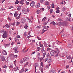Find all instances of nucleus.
Segmentation results:
<instances>
[{"label":"nucleus","instance_id":"20","mask_svg":"<svg viewBox=\"0 0 73 73\" xmlns=\"http://www.w3.org/2000/svg\"><path fill=\"white\" fill-rule=\"evenodd\" d=\"M52 8H54V3H52Z\"/></svg>","mask_w":73,"mask_h":73},{"label":"nucleus","instance_id":"21","mask_svg":"<svg viewBox=\"0 0 73 73\" xmlns=\"http://www.w3.org/2000/svg\"><path fill=\"white\" fill-rule=\"evenodd\" d=\"M45 5H49V2L47 1L46 3H45Z\"/></svg>","mask_w":73,"mask_h":73},{"label":"nucleus","instance_id":"7","mask_svg":"<svg viewBox=\"0 0 73 73\" xmlns=\"http://www.w3.org/2000/svg\"><path fill=\"white\" fill-rule=\"evenodd\" d=\"M50 55H51L52 56H54V52H53V51L51 52L50 53Z\"/></svg>","mask_w":73,"mask_h":73},{"label":"nucleus","instance_id":"44","mask_svg":"<svg viewBox=\"0 0 73 73\" xmlns=\"http://www.w3.org/2000/svg\"><path fill=\"white\" fill-rule=\"evenodd\" d=\"M62 11H63V12H64V11H65V9L64 7L62 9Z\"/></svg>","mask_w":73,"mask_h":73},{"label":"nucleus","instance_id":"46","mask_svg":"<svg viewBox=\"0 0 73 73\" xmlns=\"http://www.w3.org/2000/svg\"><path fill=\"white\" fill-rule=\"evenodd\" d=\"M9 44H5V47H8V46H9Z\"/></svg>","mask_w":73,"mask_h":73},{"label":"nucleus","instance_id":"51","mask_svg":"<svg viewBox=\"0 0 73 73\" xmlns=\"http://www.w3.org/2000/svg\"><path fill=\"white\" fill-rule=\"evenodd\" d=\"M28 27V26H27V25H25L24 27V28H25V29H27V28Z\"/></svg>","mask_w":73,"mask_h":73},{"label":"nucleus","instance_id":"22","mask_svg":"<svg viewBox=\"0 0 73 73\" xmlns=\"http://www.w3.org/2000/svg\"><path fill=\"white\" fill-rule=\"evenodd\" d=\"M46 57H47V58H49V57H50V56H49V54L48 53L47 54H46Z\"/></svg>","mask_w":73,"mask_h":73},{"label":"nucleus","instance_id":"28","mask_svg":"<svg viewBox=\"0 0 73 73\" xmlns=\"http://www.w3.org/2000/svg\"><path fill=\"white\" fill-rule=\"evenodd\" d=\"M57 21H62V20L60 18H58L56 19Z\"/></svg>","mask_w":73,"mask_h":73},{"label":"nucleus","instance_id":"32","mask_svg":"<svg viewBox=\"0 0 73 73\" xmlns=\"http://www.w3.org/2000/svg\"><path fill=\"white\" fill-rule=\"evenodd\" d=\"M40 48L39 47H38L36 50V52H38V51H39V50H40Z\"/></svg>","mask_w":73,"mask_h":73},{"label":"nucleus","instance_id":"61","mask_svg":"<svg viewBox=\"0 0 73 73\" xmlns=\"http://www.w3.org/2000/svg\"><path fill=\"white\" fill-rule=\"evenodd\" d=\"M9 68H13V66L12 65H11L9 66Z\"/></svg>","mask_w":73,"mask_h":73},{"label":"nucleus","instance_id":"36","mask_svg":"<svg viewBox=\"0 0 73 73\" xmlns=\"http://www.w3.org/2000/svg\"><path fill=\"white\" fill-rule=\"evenodd\" d=\"M46 19V17H44L42 19V21H45V20Z\"/></svg>","mask_w":73,"mask_h":73},{"label":"nucleus","instance_id":"15","mask_svg":"<svg viewBox=\"0 0 73 73\" xmlns=\"http://www.w3.org/2000/svg\"><path fill=\"white\" fill-rule=\"evenodd\" d=\"M55 50H57V51L58 52V53H60V50L58 49V48H56L55 49Z\"/></svg>","mask_w":73,"mask_h":73},{"label":"nucleus","instance_id":"62","mask_svg":"<svg viewBox=\"0 0 73 73\" xmlns=\"http://www.w3.org/2000/svg\"><path fill=\"white\" fill-rule=\"evenodd\" d=\"M56 13H60V10H58L56 11Z\"/></svg>","mask_w":73,"mask_h":73},{"label":"nucleus","instance_id":"9","mask_svg":"<svg viewBox=\"0 0 73 73\" xmlns=\"http://www.w3.org/2000/svg\"><path fill=\"white\" fill-rule=\"evenodd\" d=\"M52 62V59H48V60H47V62H48V63H50V62Z\"/></svg>","mask_w":73,"mask_h":73},{"label":"nucleus","instance_id":"41","mask_svg":"<svg viewBox=\"0 0 73 73\" xmlns=\"http://www.w3.org/2000/svg\"><path fill=\"white\" fill-rule=\"evenodd\" d=\"M17 11H20V10H21V8L18 7L17 9Z\"/></svg>","mask_w":73,"mask_h":73},{"label":"nucleus","instance_id":"63","mask_svg":"<svg viewBox=\"0 0 73 73\" xmlns=\"http://www.w3.org/2000/svg\"><path fill=\"white\" fill-rule=\"evenodd\" d=\"M3 68H6V69H7V66H6V65H5L3 66Z\"/></svg>","mask_w":73,"mask_h":73},{"label":"nucleus","instance_id":"47","mask_svg":"<svg viewBox=\"0 0 73 73\" xmlns=\"http://www.w3.org/2000/svg\"><path fill=\"white\" fill-rule=\"evenodd\" d=\"M48 60V58H46V59L45 60V62H46V61H47V60Z\"/></svg>","mask_w":73,"mask_h":73},{"label":"nucleus","instance_id":"23","mask_svg":"<svg viewBox=\"0 0 73 73\" xmlns=\"http://www.w3.org/2000/svg\"><path fill=\"white\" fill-rule=\"evenodd\" d=\"M18 15V14L16 12H15L14 14V16L15 17H17V16Z\"/></svg>","mask_w":73,"mask_h":73},{"label":"nucleus","instance_id":"39","mask_svg":"<svg viewBox=\"0 0 73 73\" xmlns=\"http://www.w3.org/2000/svg\"><path fill=\"white\" fill-rule=\"evenodd\" d=\"M29 2H27V1L25 2L26 4V5H29Z\"/></svg>","mask_w":73,"mask_h":73},{"label":"nucleus","instance_id":"30","mask_svg":"<svg viewBox=\"0 0 73 73\" xmlns=\"http://www.w3.org/2000/svg\"><path fill=\"white\" fill-rule=\"evenodd\" d=\"M18 49H19V47L18 46H16L15 47H14L13 48L14 49H15L16 50H17Z\"/></svg>","mask_w":73,"mask_h":73},{"label":"nucleus","instance_id":"12","mask_svg":"<svg viewBox=\"0 0 73 73\" xmlns=\"http://www.w3.org/2000/svg\"><path fill=\"white\" fill-rule=\"evenodd\" d=\"M66 36V34H62V37H65Z\"/></svg>","mask_w":73,"mask_h":73},{"label":"nucleus","instance_id":"48","mask_svg":"<svg viewBox=\"0 0 73 73\" xmlns=\"http://www.w3.org/2000/svg\"><path fill=\"white\" fill-rule=\"evenodd\" d=\"M23 22L24 23H25V18H23Z\"/></svg>","mask_w":73,"mask_h":73},{"label":"nucleus","instance_id":"50","mask_svg":"<svg viewBox=\"0 0 73 73\" xmlns=\"http://www.w3.org/2000/svg\"><path fill=\"white\" fill-rule=\"evenodd\" d=\"M5 58H4V57L2 58V61H5Z\"/></svg>","mask_w":73,"mask_h":73},{"label":"nucleus","instance_id":"55","mask_svg":"<svg viewBox=\"0 0 73 73\" xmlns=\"http://www.w3.org/2000/svg\"><path fill=\"white\" fill-rule=\"evenodd\" d=\"M37 38L38 39V40H41V38H39V37L38 36H37Z\"/></svg>","mask_w":73,"mask_h":73},{"label":"nucleus","instance_id":"26","mask_svg":"<svg viewBox=\"0 0 73 73\" xmlns=\"http://www.w3.org/2000/svg\"><path fill=\"white\" fill-rule=\"evenodd\" d=\"M40 52H37V57H39V56H40Z\"/></svg>","mask_w":73,"mask_h":73},{"label":"nucleus","instance_id":"17","mask_svg":"<svg viewBox=\"0 0 73 73\" xmlns=\"http://www.w3.org/2000/svg\"><path fill=\"white\" fill-rule=\"evenodd\" d=\"M42 61H44V57H41L40 59V61L41 62Z\"/></svg>","mask_w":73,"mask_h":73},{"label":"nucleus","instance_id":"8","mask_svg":"<svg viewBox=\"0 0 73 73\" xmlns=\"http://www.w3.org/2000/svg\"><path fill=\"white\" fill-rule=\"evenodd\" d=\"M34 66H36L37 68V67H38L39 66V64L38 63H36L35 64V65H34Z\"/></svg>","mask_w":73,"mask_h":73},{"label":"nucleus","instance_id":"18","mask_svg":"<svg viewBox=\"0 0 73 73\" xmlns=\"http://www.w3.org/2000/svg\"><path fill=\"white\" fill-rule=\"evenodd\" d=\"M36 28L37 29H40V28H41V25H39L38 26L36 27Z\"/></svg>","mask_w":73,"mask_h":73},{"label":"nucleus","instance_id":"45","mask_svg":"<svg viewBox=\"0 0 73 73\" xmlns=\"http://www.w3.org/2000/svg\"><path fill=\"white\" fill-rule=\"evenodd\" d=\"M20 18V16H18V17L16 18V19H17V20H18Z\"/></svg>","mask_w":73,"mask_h":73},{"label":"nucleus","instance_id":"33","mask_svg":"<svg viewBox=\"0 0 73 73\" xmlns=\"http://www.w3.org/2000/svg\"><path fill=\"white\" fill-rule=\"evenodd\" d=\"M39 69H41L42 70L41 71V72L42 73V72H43V69H42V68L41 69V66L39 67Z\"/></svg>","mask_w":73,"mask_h":73},{"label":"nucleus","instance_id":"35","mask_svg":"<svg viewBox=\"0 0 73 73\" xmlns=\"http://www.w3.org/2000/svg\"><path fill=\"white\" fill-rule=\"evenodd\" d=\"M46 52L44 53L43 54V57H45V55H46Z\"/></svg>","mask_w":73,"mask_h":73},{"label":"nucleus","instance_id":"16","mask_svg":"<svg viewBox=\"0 0 73 73\" xmlns=\"http://www.w3.org/2000/svg\"><path fill=\"white\" fill-rule=\"evenodd\" d=\"M39 46H40V47H42V46H43V45L41 44V42H39Z\"/></svg>","mask_w":73,"mask_h":73},{"label":"nucleus","instance_id":"4","mask_svg":"<svg viewBox=\"0 0 73 73\" xmlns=\"http://www.w3.org/2000/svg\"><path fill=\"white\" fill-rule=\"evenodd\" d=\"M22 12L23 13L25 14H27V10L23 8L22 9Z\"/></svg>","mask_w":73,"mask_h":73},{"label":"nucleus","instance_id":"49","mask_svg":"<svg viewBox=\"0 0 73 73\" xmlns=\"http://www.w3.org/2000/svg\"><path fill=\"white\" fill-rule=\"evenodd\" d=\"M47 51H49V50H50V48H47Z\"/></svg>","mask_w":73,"mask_h":73},{"label":"nucleus","instance_id":"58","mask_svg":"<svg viewBox=\"0 0 73 73\" xmlns=\"http://www.w3.org/2000/svg\"><path fill=\"white\" fill-rule=\"evenodd\" d=\"M44 52V48H42V49L41 50V53H43V52Z\"/></svg>","mask_w":73,"mask_h":73},{"label":"nucleus","instance_id":"37","mask_svg":"<svg viewBox=\"0 0 73 73\" xmlns=\"http://www.w3.org/2000/svg\"><path fill=\"white\" fill-rule=\"evenodd\" d=\"M50 13H52V12H53V9H51L50 10Z\"/></svg>","mask_w":73,"mask_h":73},{"label":"nucleus","instance_id":"6","mask_svg":"<svg viewBox=\"0 0 73 73\" xmlns=\"http://www.w3.org/2000/svg\"><path fill=\"white\" fill-rule=\"evenodd\" d=\"M2 53H3V54L4 55H7V52H6V51L5 50H3Z\"/></svg>","mask_w":73,"mask_h":73},{"label":"nucleus","instance_id":"52","mask_svg":"<svg viewBox=\"0 0 73 73\" xmlns=\"http://www.w3.org/2000/svg\"><path fill=\"white\" fill-rule=\"evenodd\" d=\"M20 62L21 64H23V61L22 60H20Z\"/></svg>","mask_w":73,"mask_h":73},{"label":"nucleus","instance_id":"31","mask_svg":"<svg viewBox=\"0 0 73 73\" xmlns=\"http://www.w3.org/2000/svg\"><path fill=\"white\" fill-rule=\"evenodd\" d=\"M14 52L16 53H18L19 52V51H17V50H16V49H14Z\"/></svg>","mask_w":73,"mask_h":73},{"label":"nucleus","instance_id":"1","mask_svg":"<svg viewBox=\"0 0 73 73\" xmlns=\"http://www.w3.org/2000/svg\"><path fill=\"white\" fill-rule=\"evenodd\" d=\"M56 71L54 68H52L51 69L50 73H56Z\"/></svg>","mask_w":73,"mask_h":73},{"label":"nucleus","instance_id":"3","mask_svg":"<svg viewBox=\"0 0 73 73\" xmlns=\"http://www.w3.org/2000/svg\"><path fill=\"white\" fill-rule=\"evenodd\" d=\"M31 7H34L35 5V3L34 1H32V3L30 4Z\"/></svg>","mask_w":73,"mask_h":73},{"label":"nucleus","instance_id":"53","mask_svg":"<svg viewBox=\"0 0 73 73\" xmlns=\"http://www.w3.org/2000/svg\"><path fill=\"white\" fill-rule=\"evenodd\" d=\"M2 56H1V51H0V60L1 59Z\"/></svg>","mask_w":73,"mask_h":73},{"label":"nucleus","instance_id":"40","mask_svg":"<svg viewBox=\"0 0 73 73\" xmlns=\"http://www.w3.org/2000/svg\"><path fill=\"white\" fill-rule=\"evenodd\" d=\"M43 29H47V30L48 29H46V26H43Z\"/></svg>","mask_w":73,"mask_h":73},{"label":"nucleus","instance_id":"29","mask_svg":"<svg viewBox=\"0 0 73 73\" xmlns=\"http://www.w3.org/2000/svg\"><path fill=\"white\" fill-rule=\"evenodd\" d=\"M58 53H57L55 55V56H54V57L56 58V57H58Z\"/></svg>","mask_w":73,"mask_h":73},{"label":"nucleus","instance_id":"19","mask_svg":"<svg viewBox=\"0 0 73 73\" xmlns=\"http://www.w3.org/2000/svg\"><path fill=\"white\" fill-rule=\"evenodd\" d=\"M2 37L3 38H6V37H7V36L5 35H3Z\"/></svg>","mask_w":73,"mask_h":73},{"label":"nucleus","instance_id":"56","mask_svg":"<svg viewBox=\"0 0 73 73\" xmlns=\"http://www.w3.org/2000/svg\"><path fill=\"white\" fill-rule=\"evenodd\" d=\"M24 36H27V33H26V32H25L24 33Z\"/></svg>","mask_w":73,"mask_h":73},{"label":"nucleus","instance_id":"59","mask_svg":"<svg viewBox=\"0 0 73 73\" xmlns=\"http://www.w3.org/2000/svg\"><path fill=\"white\" fill-rule=\"evenodd\" d=\"M5 26H6V27H7V28H9V26L8 25V24H6L5 25Z\"/></svg>","mask_w":73,"mask_h":73},{"label":"nucleus","instance_id":"10","mask_svg":"<svg viewBox=\"0 0 73 73\" xmlns=\"http://www.w3.org/2000/svg\"><path fill=\"white\" fill-rule=\"evenodd\" d=\"M24 68H23L21 69V71L19 72V73H22L23 72H24Z\"/></svg>","mask_w":73,"mask_h":73},{"label":"nucleus","instance_id":"25","mask_svg":"<svg viewBox=\"0 0 73 73\" xmlns=\"http://www.w3.org/2000/svg\"><path fill=\"white\" fill-rule=\"evenodd\" d=\"M19 3V1L18 0H17L15 2V4H18Z\"/></svg>","mask_w":73,"mask_h":73},{"label":"nucleus","instance_id":"60","mask_svg":"<svg viewBox=\"0 0 73 73\" xmlns=\"http://www.w3.org/2000/svg\"><path fill=\"white\" fill-rule=\"evenodd\" d=\"M28 64H29V63L28 62H27L26 64L24 66H25L26 65H28Z\"/></svg>","mask_w":73,"mask_h":73},{"label":"nucleus","instance_id":"57","mask_svg":"<svg viewBox=\"0 0 73 73\" xmlns=\"http://www.w3.org/2000/svg\"><path fill=\"white\" fill-rule=\"evenodd\" d=\"M41 64V66H43V63L42 62L40 63Z\"/></svg>","mask_w":73,"mask_h":73},{"label":"nucleus","instance_id":"2","mask_svg":"<svg viewBox=\"0 0 73 73\" xmlns=\"http://www.w3.org/2000/svg\"><path fill=\"white\" fill-rule=\"evenodd\" d=\"M29 57H27L25 58H23V62H25V61H27V60H29Z\"/></svg>","mask_w":73,"mask_h":73},{"label":"nucleus","instance_id":"5","mask_svg":"<svg viewBox=\"0 0 73 73\" xmlns=\"http://www.w3.org/2000/svg\"><path fill=\"white\" fill-rule=\"evenodd\" d=\"M19 68H18V67L16 66V67L14 68L13 69V70H14V71H17V70H19Z\"/></svg>","mask_w":73,"mask_h":73},{"label":"nucleus","instance_id":"38","mask_svg":"<svg viewBox=\"0 0 73 73\" xmlns=\"http://www.w3.org/2000/svg\"><path fill=\"white\" fill-rule=\"evenodd\" d=\"M67 59H68V60H70L71 59V56H69L68 57H67Z\"/></svg>","mask_w":73,"mask_h":73},{"label":"nucleus","instance_id":"42","mask_svg":"<svg viewBox=\"0 0 73 73\" xmlns=\"http://www.w3.org/2000/svg\"><path fill=\"white\" fill-rule=\"evenodd\" d=\"M44 45L46 47L47 46V44L45 43V42H44L43 43Z\"/></svg>","mask_w":73,"mask_h":73},{"label":"nucleus","instance_id":"14","mask_svg":"<svg viewBox=\"0 0 73 73\" xmlns=\"http://www.w3.org/2000/svg\"><path fill=\"white\" fill-rule=\"evenodd\" d=\"M50 24H53V25H56V23L53 21H52L51 23H50Z\"/></svg>","mask_w":73,"mask_h":73},{"label":"nucleus","instance_id":"64","mask_svg":"<svg viewBox=\"0 0 73 73\" xmlns=\"http://www.w3.org/2000/svg\"><path fill=\"white\" fill-rule=\"evenodd\" d=\"M35 53H36V52L34 51L31 53V54H35Z\"/></svg>","mask_w":73,"mask_h":73},{"label":"nucleus","instance_id":"27","mask_svg":"<svg viewBox=\"0 0 73 73\" xmlns=\"http://www.w3.org/2000/svg\"><path fill=\"white\" fill-rule=\"evenodd\" d=\"M68 23L66 22H64V23L63 25L64 26H67V24Z\"/></svg>","mask_w":73,"mask_h":73},{"label":"nucleus","instance_id":"54","mask_svg":"<svg viewBox=\"0 0 73 73\" xmlns=\"http://www.w3.org/2000/svg\"><path fill=\"white\" fill-rule=\"evenodd\" d=\"M62 13H60L59 15V17H61V16H62Z\"/></svg>","mask_w":73,"mask_h":73},{"label":"nucleus","instance_id":"24","mask_svg":"<svg viewBox=\"0 0 73 73\" xmlns=\"http://www.w3.org/2000/svg\"><path fill=\"white\" fill-rule=\"evenodd\" d=\"M40 11H39V9H38L36 10V13L37 14H39L40 13Z\"/></svg>","mask_w":73,"mask_h":73},{"label":"nucleus","instance_id":"43","mask_svg":"<svg viewBox=\"0 0 73 73\" xmlns=\"http://www.w3.org/2000/svg\"><path fill=\"white\" fill-rule=\"evenodd\" d=\"M6 34H7V31H5V33H4V34L3 35V36H4V35H6Z\"/></svg>","mask_w":73,"mask_h":73},{"label":"nucleus","instance_id":"34","mask_svg":"<svg viewBox=\"0 0 73 73\" xmlns=\"http://www.w3.org/2000/svg\"><path fill=\"white\" fill-rule=\"evenodd\" d=\"M36 6L37 7H40V4L39 3H38L37 4Z\"/></svg>","mask_w":73,"mask_h":73},{"label":"nucleus","instance_id":"11","mask_svg":"<svg viewBox=\"0 0 73 73\" xmlns=\"http://www.w3.org/2000/svg\"><path fill=\"white\" fill-rule=\"evenodd\" d=\"M24 0H21V1L20 2V4L22 5L24 4Z\"/></svg>","mask_w":73,"mask_h":73},{"label":"nucleus","instance_id":"13","mask_svg":"<svg viewBox=\"0 0 73 73\" xmlns=\"http://www.w3.org/2000/svg\"><path fill=\"white\" fill-rule=\"evenodd\" d=\"M66 19L67 20H68V21H70V20H71V18L69 17H67Z\"/></svg>","mask_w":73,"mask_h":73}]
</instances>
